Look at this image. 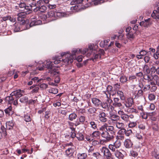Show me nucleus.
<instances>
[{"instance_id": "1", "label": "nucleus", "mask_w": 159, "mask_h": 159, "mask_svg": "<svg viewBox=\"0 0 159 159\" xmlns=\"http://www.w3.org/2000/svg\"><path fill=\"white\" fill-rule=\"evenodd\" d=\"M93 48V45H89V48H84L82 51L80 49H73L72 51V53H70L69 52H63L61 54V56H56L53 57L54 60V63L56 64L59 63L61 61L62 63H64L66 65L71 63L73 61V59H76L75 55L80 52L83 54H85L87 52L88 53L86 55L87 57L89 56L92 53V50Z\"/></svg>"}, {"instance_id": "2", "label": "nucleus", "mask_w": 159, "mask_h": 159, "mask_svg": "<svg viewBox=\"0 0 159 159\" xmlns=\"http://www.w3.org/2000/svg\"><path fill=\"white\" fill-rule=\"evenodd\" d=\"M71 14L69 12H61L51 11L48 12L46 16L47 18H51L50 20H54L57 19V17L61 18L67 17Z\"/></svg>"}, {"instance_id": "3", "label": "nucleus", "mask_w": 159, "mask_h": 159, "mask_svg": "<svg viewBox=\"0 0 159 159\" xmlns=\"http://www.w3.org/2000/svg\"><path fill=\"white\" fill-rule=\"evenodd\" d=\"M37 69L36 70H44L46 69L48 70H56V68H58V66H53L51 61L47 60L44 63L42 62L41 61L38 62L37 65Z\"/></svg>"}, {"instance_id": "4", "label": "nucleus", "mask_w": 159, "mask_h": 159, "mask_svg": "<svg viewBox=\"0 0 159 159\" xmlns=\"http://www.w3.org/2000/svg\"><path fill=\"white\" fill-rule=\"evenodd\" d=\"M83 1V0H72L70 2L71 5H75L74 7H71V10H74L75 11H78L80 10L81 8L78 4H81Z\"/></svg>"}, {"instance_id": "5", "label": "nucleus", "mask_w": 159, "mask_h": 159, "mask_svg": "<svg viewBox=\"0 0 159 159\" xmlns=\"http://www.w3.org/2000/svg\"><path fill=\"white\" fill-rule=\"evenodd\" d=\"M118 114L120 116L121 118L124 121L128 122L129 121V119H133L134 116L132 115H128L122 111H118Z\"/></svg>"}, {"instance_id": "6", "label": "nucleus", "mask_w": 159, "mask_h": 159, "mask_svg": "<svg viewBox=\"0 0 159 159\" xmlns=\"http://www.w3.org/2000/svg\"><path fill=\"white\" fill-rule=\"evenodd\" d=\"M6 99L9 104H13L15 106H17L18 105L17 98H15L13 95L12 96L11 94H10V96L7 97L6 98Z\"/></svg>"}, {"instance_id": "7", "label": "nucleus", "mask_w": 159, "mask_h": 159, "mask_svg": "<svg viewBox=\"0 0 159 159\" xmlns=\"http://www.w3.org/2000/svg\"><path fill=\"white\" fill-rule=\"evenodd\" d=\"M30 13L28 11H25L18 14L17 19L19 21H22L23 23L25 22V20L23 19L26 17V15Z\"/></svg>"}, {"instance_id": "8", "label": "nucleus", "mask_w": 159, "mask_h": 159, "mask_svg": "<svg viewBox=\"0 0 159 159\" xmlns=\"http://www.w3.org/2000/svg\"><path fill=\"white\" fill-rule=\"evenodd\" d=\"M24 93V91L18 89L13 91L11 94L12 96L13 95L15 98H17V99L18 100L19 98L22 96Z\"/></svg>"}, {"instance_id": "9", "label": "nucleus", "mask_w": 159, "mask_h": 159, "mask_svg": "<svg viewBox=\"0 0 159 159\" xmlns=\"http://www.w3.org/2000/svg\"><path fill=\"white\" fill-rule=\"evenodd\" d=\"M36 17L35 16H34L31 18V22L29 25L30 27L39 25L41 24V21L40 20H37L36 19Z\"/></svg>"}, {"instance_id": "10", "label": "nucleus", "mask_w": 159, "mask_h": 159, "mask_svg": "<svg viewBox=\"0 0 159 159\" xmlns=\"http://www.w3.org/2000/svg\"><path fill=\"white\" fill-rule=\"evenodd\" d=\"M107 114L105 112L100 111L98 115L99 120L102 122H106L107 121Z\"/></svg>"}, {"instance_id": "11", "label": "nucleus", "mask_w": 159, "mask_h": 159, "mask_svg": "<svg viewBox=\"0 0 159 159\" xmlns=\"http://www.w3.org/2000/svg\"><path fill=\"white\" fill-rule=\"evenodd\" d=\"M152 24V20L150 18L146 19L144 21H142L140 22L139 25L145 27H148L150 26Z\"/></svg>"}, {"instance_id": "12", "label": "nucleus", "mask_w": 159, "mask_h": 159, "mask_svg": "<svg viewBox=\"0 0 159 159\" xmlns=\"http://www.w3.org/2000/svg\"><path fill=\"white\" fill-rule=\"evenodd\" d=\"M47 9V7L44 5L40 6H37L35 8L33 9L34 12H38V13L42 14Z\"/></svg>"}, {"instance_id": "13", "label": "nucleus", "mask_w": 159, "mask_h": 159, "mask_svg": "<svg viewBox=\"0 0 159 159\" xmlns=\"http://www.w3.org/2000/svg\"><path fill=\"white\" fill-rule=\"evenodd\" d=\"M151 54V52L150 51L147 52L145 50H142L139 52V54L136 56V57L139 59H142L143 56L146 54L149 55V54Z\"/></svg>"}, {"instance_id": "14", "label": "nucleus", "mask_w": 159, "mask_h": 159, "mask_svg": "<svg viewBox=\"0 0 159 159\" xmlns=\"http://www.w3.org/2000/svg\"><path fill=\"white\" fill-rule=\"evenodd\" d=\"M134 103L133 98H129L125 101V105L126 107H131Z\"/></svg>"}, {"instance_id": "15", "label": "nucleus", "mask_w": 159, "mask_h": 159, "mask_svg": "<svg viewBox=\"0 0 159 159\" xmlns=\"http://www.w3.org/2000/svg\"><path fill=\"white\" fill-rule=\"evenodd\" d=\"M70 129H71L72 131L71 132L70 135H66L65 136L66 138H71L72 139H73L75 137L76 134L75 133V129L73 127H70Z\"/></svg>"}, {"instance_id": "16", "label": "nucleus", "mask_w": 159, "mask_h": 159, "mask_svg": "<svg viewBox=\"0 0 159 159\" xmlns=\"http://www.w3.org/2000/svg\"><path fill=\"white\" fill-rule=\"evenodd\" d=\"M114 154L115 156L119 159H123L125 157L124 155L118 150L115 151Z\"/></svg>"}, {"instance_id": "17", "label": "nucleus", "mask_w": 159, "mask_h": 159, "mask_svg": "<svg viewBox=\"0 0 159 159\" xmlns=\"http://www.w3.org/2000/svg\"><path fill=\"white\" fill-rule=\"evenodd\" d=\"M100 151L101 152L103 153V155L105 157L109 154L110 153H111L108 149L106 147H103L101 149Z\"/></svg>"}, {"instance_id": "18", "label": "nucleus", "mask_w": 159, "mask_h": 159, "mask_svg": "<svg viewBox=\"0 0 159 159\" xmlns=\"http://www.w3.org/2000/svg\"><path fill=\"white\" fill-rule=\"evenodd\" d=\"M92 102L96 106H99L101 104H102V102L99 99L95 98H94L92 99Z\"/></svg>"}, {"instance_id": "19", "label": "nucleus", "mask_w": 159, "mask_h": 159, "mask_svg": "<svg viewBox=\"0 0 159 159\" xmlns=\"http://www.w3.org/2000/svg\"><path fill=\"white\" fill-rule=\"evenodd\" d=\"M124 144L126 148H129L132 147L133 143L130 140L127 139L125 141Z\"/></svg>"}, {"instance_id": "20", "label": "nucleus", "mask_w": 159, "mask_h": 159, "mask_svg": "<svg viewBox=\"0 0 159 159\" xmlns=\"http://www.w3.org/2000/svg\"><path fill=\"white\" fill-rule=\"evenodd\" d=\"M117 93V95L119 96L121 100L124 101L125 100V96L123 92L121 91L118 90Z\"/></svg>"}, {"instance_id": "21", "label": "nucleus", "mask_w": 159, "mask_h": 159, "mask_svg": "<svg viewBox=\"0 0 159 159\" xmlns=\"http://www.w3.org/2000/svg\"><path fill=\"white\" fill-rule=\"evenodd\" d=\"M4 111L6 114L8 116L11 115L13 114L12 107L11 106H10L9 107L6 109L4 110Z\"/></svg>"}, {"instance_id": "22", "label": "nucleus", "mask_w": 159, "mask_h": 159, "mask_svg": "<svg viewBox=\"0 0 159 159\" xmlns=\"http://www.w3.org/2000/svg\"><path fill=\"white\" fill-rule=\"evenodd\" d=\"M36 3L34 2H31L30 3L29 5V6H27V7H26L27 11L30 12V13L31 12V9H32V8L33 7H35L36 6Z\"/></svg>"}, {"instance_id": "23", "label": "nucleus", "mask_w": 159, "mask_h": 159, "mask_svg": "<svg viewBox=\"0 0 159 159\" xmlns=\"http://www.w3.org/2000/svg\"><path fill=\"white\" fill-rule=\"evenodd\" d=\"M106 130L103 131L101 133V135L102 137L106 139L107 141H111V139L109 138V136Z\"/></svg>"}, {"instance_id": "24", "label": "nucleus", "mask_w": 159, "mask_h": 159, "mask_svg": "<svg viewBox=\"0 0 159 159\" xmlns=\"http://www.w3.org/2000/svg\"><path fill=\"white\" fill-rule=\"evenodd\" d=\"M110 119L113 121H117L120 119V117L115 114H112L110 116Z\"/></svg>"}, {"instance_id": "25", "label": "nucleus", "mask_w": 159, "mask_h": 159, "mask_svg": "<svg viewBox=\"0 0 159 159\" xmlns=\"http://www.w3.org/2000/svg\"><path fill=\"white\" fill-rule=\"evenodd\" d=\"M152 17L155 19H159V12L157 10H154L151 14Z\"/></svg>"}, {"instance_id": "26", "label": "nucleus", "mask_w": 159, "mask_h": 159, "mask_svg": "<svg viewBox=\"0 0 159 159\" xmlns=\"http://www.w3.org/2000/svg\"><path fill=\"white\" fill-rule=\"evenodd\" d=\"M66 153L67 156H71L73 154V150L72 148H69L66 151Z\"/></svg>"}, {"instance_id": "27", "label": "nucleus", "mask_w": 159, "mask_h": 159, "mask_svg": "<svg viewBox=\"0 0 159 159\" xmlns=\"http://www.w3.org/2000/svg\"><path fill=\"white\" fill-rule=\"evenodd\" d=\"M100 105L103 108L105 109H108L110 107H112L111 105H108V103L106 102H102V104Z\"/></svg>"}, {"instance_id": "28", "label": "nucleus", "mask_w": 159, "mask_h": 159, "mask_svg": "<svg viewBox=\"0 0 159 159\" xmlns=\"http://www.w3.org/2000/svg\"><path fill=\"white\" fill-rule=\"evenodd\" d=\"M106 130L107 131H110L115 133V130L114 127L113 126L108 125H107L106 127Z\"/></svg>"}, {"instance_id": "29", "label": "nucleus", "mask_w": 159, "mask_h": 159, "mask_svg": "<svg viewBox=\"0 0 159 159\" xmlns=\"http://www.w3.org/2000/svg\"><path fill=\"white\" fill-rule=\"evenodd\" d=\"M78 159H85L87 157L86 153H79L77 155Z\"/></svg>"}, {"instance_id": "30", "label": "nucleus", "mask_w": 159, "mask_h": 159, "mask_svg": "<svg viewBox=\"0 0 159 159\" xmlns=\"http://www.w3.org/2000/svg\"><path fill=\"white\" fill-rule=\"evenodd\" d=\"M101 134V132L99 131H94L91 135L92 138H96L99 136Z\"/></svg>"}, {"instance_id": "31", "label": "nucleus", "mask_w": 159, "mask_h": 159, "mask_svg": "<svg viewBox=\"0 0 159 159\" xmlns=\"http://www.w3.org/2000/svg\"><path fill=\"white\" fill-rule=\"evenodd\" d=\"M49 73H50L51 76L54 78L56 77V75L57 76L59 75V72H57L55 70H49Z\"/></svg>"}, {"instance_id": "32", "label": "nucleus", "mask_w": 159, "mask_h": 159, "mask_svg": "<svg viewBox=\"0 0 159 159\" xmlns=\"http://www.w3.org/2000/svg\"><path fill=\"white\" fill-rule=\"evenodd\" d=\"M77 116L76 114L74 113L70 114L68 117V119L70 121H73L76 119Z\"/></svg>"}, {"instance_id": "33", "label": "nucleus", "mask_w": 159, "mask_h": 159, "mask_svg": "<svg viewBox=\"0 0 159 159\" xmlns=\"http://www.w3.org/2000/svg\"><path fill=\"white\" fill-rule=\"evenodd\" d=\"M75 137L80 141L83 140L84 139L83 134L80 133H78L77 134H76Z\"/></svg>"}, {"instance_id": "34", "label": "nucleus", "mask_w": 159, "mask_h": 159, "mask_svg": "<svg viewBox=\"0 0 159 159\" xmlns=\"http://www.w3.org/2000/svg\"><path fill=\"white\" fill-rule=\"evenodd\" d=\"M6 125L7 128L10 129H12L14 126V124L12 121H9L6 123Z\"/></svg>"}, {"instance_id": "35", "label": "nucleus", "mask_w": 159, "mask_h": 159, "mask_svg": "<svg viewBox=\"0 0 159 159\" xmlns=\"http://www.w3.org/2000/svg\"><path fill=\"white\" fill-rule=\"evenodd\" d=\"M109 39L104 40L101 41L100 43V45L102 47H104L105 45H107Z\"/></svg>"}, {"instance_id": "36", "label": "nucleus", "mask_w": 159, "mask_h": 159, "mask_svg": "<svg viewBox=\"0 0 159 159\" xmlns=\"http://www.w3.org/2000/svg\"><path fill=\"white\" fill-rule=\"evenodd\" d=\"M116 127L119 129H121L124 128L125 126L124 124L122 122H116Z\"/></svg>"}, {"instance_id": "37", "label": "nucleus", "mask_w": 159, "mask_h": 159, "mask_svg": "<svg viewBox=\"0 0 159 159\" xmlns=\"http://www.w3.org/2000/svg\"><path fill=\"white\" fill-rule=\"evenodd\" d=\"M115 148L116 149L119 148L121 145V143L119 140H117L113 143Z\"/></svg>"}, {"instance_id": "38", "label": "nucleus", "mask_w": 159, "mask_h": 159, "mask_svg": "<svg viewBox=\"0 0 159 159\" xmlns=\"http://www.w3.org/2000/svg\"><path fill=\"white\" fill-rule=\"evenodd\" d=\"M24 118L26 122L30 121L31 120L30 116L28 114L25 115Z\"/></svg>"}, {"instance_id": "39", "label": "nucleus", "mask_w": 159, "mask_h": 159, "mask_svg": "<svg viewBox=\"0 0 159 159\" xmlns=\"http://www.w3.org/2000/svg\"><path fill=\"white\" fill-rule=\"evenodd\" d=\"M20 101L21 103H26L28 102V98L27 97H23L20 99Z\"/></svg>"}, {"instance_id": "40", "label": "nucleus", "mask_w": 159, "mask_h": 159, "mask_svg": "<svg viewBox=\"0 0 159 159\" xmlns=\"http://www.w3.org/2000/svg\"><path fill=\"white\" fill-rule=\"evenodd\" d=\"M151 155L156 159H159V154L157 153L155 151L152 152Z\"/></svg>"}, {"instance_id": "41", "label": "nucleus", "mask_w": 159, "mask_h": 159, "mask_svg": "<svg viewBox=\"0 0 159 159\" xmlns=\"http://www.w3.org/2000/svg\"><path fill=\"white\" fill-rule=\"evenodd\" d=\"M97 110V109H96L94 107H92L88 109V112L90 114H93L95 113Z\"/></svg>"}, {"instance_id": "42", "label": "nucleus", "mask_w": 159, "mask_h": 159, "mask_svg": "<svg viewBox=\"0 0 159 159\" xmlns=\"http://www.w3.org/2000/svg\"><path fill=\"white\" fill-rule=\"evenodd\" d=\"M79 120L80 123L83 124L85 120V117L83 115L80 116L79 118Z\"/></svg>"}, {"instance_id": "43", "label": "nucleus", "mask_w": 159, "mask_h": 159, "mask_svg": "<svg viewBox=\"0 0 159 159\" xmlns=\"http://www.w3.org/2000/svg\"><path fill=\"white\" fill-rule=\"evenodd\" d=\"M101 57V55L100 54H97L95 55L93 58L90 59L92 60L94 62L96 61L97 59L100 58Z\"/></svg>"}, {"instance_id": "44", "label": "nucleus", "mask_w": 159, "mask_h": 159, "mask_svg": "<svg viewBox=\"0 0 159 159\" xmlns=\"http://www.w3.org/2000/svg\"><path fill=\"white\" fill-rule=\"evenodd\" d=\"M107 133L108 134V135L109 136V138L111 139L112 140L114 138V135H115V133H113L110 131H107L106 130Z\"/></svg>"}, {"instance_id": "45", "label": "nucleus", "mask_w": 159, "mask_h": 159, "mask_svg": "<svg viewBox=\"0 0 159 159\" xmlns=\"http://www.w3.org/2000/svg\"><path fill=\"white\" fill-rule=\"evenodd\" d=\"M120 129L118 132L119 134L120 135H123L125 134V132H126V129L124 128Z\"/></svg>"}, {"instance_id": "46", "label": "nucleus", "mask_w": 159, "mask_h": 159, "mask_svg": "<svg viewBox=\"0 0 159 159\" xmlns=\"http://www.w3.org/2000/svg\"><path fill=\"white\" fill-rule=\"evenodd\" d=\"M126 37L128 39H133L134 38V34L130 33H128L126 34Z\"/></svg>"}, {"instance_id": "47", "label": "nucleus", "mask_w": 159, "mask_h": 159, "mask_svg": "<svg viewBox=\"0 0 159 159\" xmlns=\"http://www.w3.org/2000/svg\"><path fill=\"white\" fill-rule=\"evenodd\" d=\"M153 79L155 81L156 84L159 86V77L157 75H155L153 77Z\"/></svg>"}, {"instance_id": "48", "label": "nucleus", "mask_w": 159, "mask_h": 159, "mask_svg": "<svg viewBox=\"0 0 159 159\" xmlns=\"http://www.w3.org/2000/svg\"><path fill=\"white\" fill-rule=\"evenodd\" d=\"M49 92L53 94H56L58 93V90L56 88H52L49 90Z\"/></svg>"}, {"instance_id": "49", "label": "nucleus", "mask_w": 159, "mask_h": 159, "mask_svg": "<svg viewBox=\"0 0 159 159\" xmlns=\"http://www.w3.org/2000/svg\"><path fill=\"white\" fill-rule=\"evenodd\" d=\"M19 7L20 8H24V10H26V11H27L28 10H27L26 8V7H27V6H26V3H25V2H23V3H20L19 5Z\"/></svg>"}, {"instance_id": "50", "label": "nucleus", "mask_w": 159, "mask_h": 159, "mask_svg": "<svg viewBox=\"0 0 159 159\" xmlns=\"http://www.w3.org/2000/svg\"><path fill=\"white\" fill-rule=\"evenodd\" d=\"M144 78L145 80L148 81L152 80L153 79V77L151 78L149 75L148 74H145L144 75Z\"/></svg>"}, {"instance_id": "51", "label": "nucleus", "mask_w": 159, "mask_h": 159, "mask_svg": "<svg viewBox=\"0 0 159 159\" xmlns=\"http://www.w3.org/2000/svg\"><path fill=\"white\" fill-rule=\"evenodd\" d=\"M14 31L15 32H17L20 31L19 27L15 23L14 25Z\"/></svg>"}, {"instance_id": "52", "label": "nucleus", "mask_w": 159, "mask_h": 159, "mask_svg": "<svg viewBox=\"0 0 159 159\" xmlns=\"http://www.w3.org/2000/svg\"><path fill=\"white\" fill-rule=\"evenodd\" d=\"M127 81V78L125 76H122L120 78L121 82L124 83Z\"/></svg>"}, {"instance_id": "53", "label": "nucleus", "mask_w": 159, "mask_h": 159, "mask_svg": "<svg viewBox=\"0 0 159 159\" xmlns=\"http://www.w3.org/2000/svg\"><path fill=\"white\" fill-rule=\"evenodd\" d=\"M112 89L113 87L112 86L110 85H108L107 88V93L110 94L111 92L112 91Z\"/></svg>"}, {"instance_id": "54", "label": "nucleus", "mask_w": 159, "mask_h": 159, "mask_svg": "<svg viewBox=\"0 0 159 159\" xmlns=\"http://www.w3.org/2000/svg\"><path fill=\"white\" fill-rule=\"evenodd\" d=\"M90 124L91 126V127L94 129H96L97 128V125L96 123L94 121H91L90 122Z\"/></svg>"}, {"instance_id": "55", "label": "nucleus", "mask_w": 159, "mask_h": 159, "mask_svg": "<svg viewBox=\"0 0 159 159\" xmlns=\"http://www.w3.org/2000/svg\"><path fill=\"white\" fill-rule=\"evenodd\" d=\"M113 105L115 107H120L122 106V104L120 102H113Z\"/></svg>"}, {"instance_id": "56", "label": "nucleus", "mask_w": 159, "mask_h": 159, "mask_svg": "<svg viewBox=\"0 0 159 159\" xmlns=\"http://www.w3.org/2000/svg\"><path fill=\"white\" fill-rule=\"evenodd\" d=\"M132 133V131L130 129H128L127 130H126V132H125V135L127 136H129Z\"/></svg>"}, {"instance_id": "57", "label": "nucleus", "mask_w": 159, "mask_h": 159, "mask_svg": "<svg viewBox=\"0 0 159 159\" xmlns=\"http://www.w3.org/2000/svg\"><path fill=\"white\" fill-rule=\"evenodd\" d=\"M109 148L113 152H115L116 150V148H115V146L113 144H110L109 145Z\"/></svg>"}, {"instance_id": "58", "label": "nucleus", "mask_w": 159, "mask_h": 159, "mask_svg": "<svg viewBox=\"0 0 159 159\" xmlns=\"http://www.w3.org/2000/svg\"><path fill=\"white\" fill-rule=\"evenodd\" d=\"M148 98L150 100H153L155 98V96L153 94H151L149 95Z\"/></svg>"}, {"instance_id": "59", "label": "nucleus", "mask_w": 159, "mask_h": 159, "mask_svg": "<svg viewBox=\"0 0 159 159\" xmlns=\"http://www.w3.org/2000/svg\"><path fill=\"white\" fill-rule=\"evenodd\" d=\"M55 79L54 81L56 83H58L60 80V78L59 76V75H56V76L54 78Z\"/></svg>"}, {"instance_id": "60", "label": "nucleus", "mask_w": 159, "mask_h": 159, "mask_svg": "<svg viewBox=\"0 0 159 159\" xmlns=\"http://www.w3.org/2000/svg\"><path fill=\"white\" fill-rule=\"evenodd\" d=\"M136 125V123L135 122H131L129 124V127L132 128L135 127Z\"/></svg>"}, {"instance_id": "61", "label": "nucleus", "mask_w": 159, "mask_h": 159, "mask_svg": "<svg viewBox=\"0 0 159 159\" xmlns=\"http://www.w3.org/2000/svg\"><path fill=\"white\" fill-rule=\"evenodd\" d=\"M39 89V88L38 87L35 86V87L32 89V91L31 92L32 93H37L38 92Z\"/></svg>"}, {"instance_id": "62", "label": "nucleus", "mask_w": 159, "mask_h": 159, "mask_svg": "<svg viewBox=\"0 0 159 159\" xmlns=\"http://www.w3.org/2000/svg\"><path fill=\"white\" fill-rule=\"evenodd\" d=\"M107 124H105L103 126H102L100 128L99 130L102 131H105V129H106V127H107Z\"/></svg>"}, {"instance_id": "63", "label": "nucleus", "mask_w": 159, "mask_h": 159, "mask_svg": "<svg viewBox=\"0 0 159 159\" xmlns=\"http://www.w3.org/2000/svg\"><path fill=\"white\" fill-rule=\"evenodd\" d=\"M48 7L51 9H53L55 8L56 7V5L55 4L51 5L48 4L47 5Z\"/></svg>"}, {"instance_id": "64", "label": "nucleus", "mask_w": 159, "mask_h": 159, "mask_svg": "<svg viewBox=\"0 0 159 159\" xmlns=\"http://www.w3.org/2000/svg\"><path fill=\"white\" fill-rule=\"evenodd\" d=\"M105 157H106V159H114L111 153H110Z\"/></svg>"}]
</instances>
